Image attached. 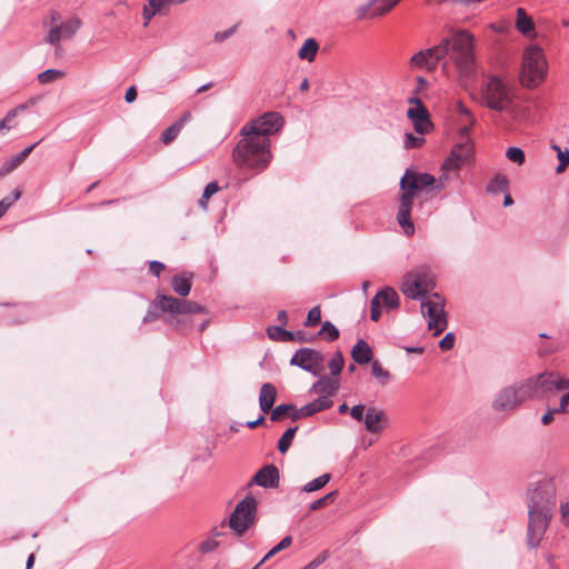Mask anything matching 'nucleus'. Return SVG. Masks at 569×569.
<instances>
[{"label": "nucleus", "mask_w": 569, "mask_h": 569, "mask_svg": "<svg viewBox=\"0 0 569 569\" xmlns=\"http://www.w3.org/2000/svg\"><path fill=\"white\" fill-rule=\"evenodd\" d=\"M435 286L433 276L426 269H419L403 277L400 289L410 299H421V312L427 319L428 328L433 330V336H439L447 329L448 320L445 298L438 292L429 295Z\"/></svg>", "instance_id": "f257e3e1"}, {"label": "nucleus", "mask_w": 569, "mask_h": 569, "mask_svg": "<svg viewBox=\"0 0 569 569\" xmlns=\"http://www.w3.org/2000/svg\"><path fill=\"white\" fill-rule=\"evenodd\" d=\"M447 56H450L462 76L469 77L475 64L472 36L468 31H460L451 39L445 38L438 46L413 54L410 66L411 68L432 70Z\"/></svg>", "instance_id": "f03ea898"}, {"label": "nucleus", "mask_w": 569, "mask_h": 569, "mask_svg": "<svg viewBox=\"0 0 569 569\" xmlns=\"http://www.w3.org/2000/svg\"><path fill=\"white\" fill-rule=\"evenodd\" d=\"M436 178L427 172H417L407 169L400 179L401 196L399 198V208L397 221L407 236L415 233V224L411 219V211L415 197L425 188L433 187Z\"/></svg>", "instance_id": "7ed1b4c3"}, {"label": "nucleus", "mask_w": 569, "mask_h": 569, "mask_svg": "<svg viewBox=\"0 0 569 569\" xmlns=\"http://www.w3.org/2000/svg\"><path fill=\"white\" fill-rule=\"evenodd\" d=\"M242 138L232 150L233 162L239 168L261 170L270 160V144L256 139L254 136L241 132Z\"/></svg>", "instance_id": "20e7f679"}, {"label": "nucleus", "mask_w": 569, "mask_h": 569, "mask_svg": "<svg viewBox=\"0 0 569 569\" xmlns=\"http://www.w3.org/2000/svg\"><path fill=\"white\" fill-rule=\"evenodd\" d=\"M547 62L541 48L530 46L523 53L521 84L526 88H536L546 77Z\"/></svg>", "instance_id": "39448f33"}, {"label": "nucleus", "mask_w": 569, "mask_h": 569, "mask_svg": "<svg viewBox=\"0 0 569 569\" xmlns=\"http://www.w3.org/2000/svg\"><path fill=\"white\" fill-rule=\"evenodd\" d=\"M481 97L487 108L498 112L508 111L513 102L511 89L497 76L487 79Z\"/></svg>", "instance_id": "423d86ee"}, {"label": "nucleus", "mask_w": 569, "mask_h": 569, "mask_svg": "<svg viewBox=\"0 0 569 569\" xmlns=\"http://www.w3.org/2000/svg\"><path fill=\"white\" fill-rule=\"evenodd\" d=\"M283 124V118L279 112H266L259 118L251 120L241 128V132L252 134L270 144V136L277 133Z\"/></svg>", "instance_id": "0eeeda50"}, {"label": "nucleus", "mask_w": 569, "mask_h": 569, "mask_svg": "<svg viewBox=\"0 0 569 569\" xmlns=\"http://www.w3.org/2000/svg\"><path fill=\"white\" fill-rule=\"evenodd\" d=\"M154 306L158 307L163 313H169L172 316L207 313L206 307L198 302L176 298L164 293H158L156 296Z\"/></svg>", "instance_id": "6e6552de"}, {"label": "nucleus", "mask_w": 569, "mask_h": 569, "mask_svg": "<svg viewBox=\"0 0 569 569\" xmlns=\"http://www.w3.org/2000/svg\"><path fill=\"white\" fill-rule=\"evenodd\" d=\"M257 512V501L248 496L242 499L234 508L229 519V527L241 536L253 523Z\"/></svg>", "instance_id": "1a4fd4ad"}, {"label": "nucleus", "mask_w": 569, "mask_h": 569, "mask_svg": "<svg viewBox=\"0 0 569 569\" xmlns=\"http://www.w3.org/2000/svg\"><path fill=\"white\" fill-rule=\"evenodd\" d=\"M552 512L528 510L527 546L531 549L539 547L550 525Z\"/></svg>", "instance_id": "9d476101"}, {"label": "nucleus", "mask_w": 569, "mask_h": 569, "mask_svg": "<svg viewBox=\"0 0 569 569\" xmlns=\"http://www.w3.org/2000/svg\"><path fill=\"white\" fill-rule=\"evenodd\" d=\"M536 391V399H542L555 391L569 388V380L561 378L558 373L545 371L537 377H531Z\"/></svg>", "instance_id": "9b49d317"}, {"label": "nucleus", "mask_w": 569, "mask_h": 569, "mask_svg": "<svg viewBox=\"0 0 569 569\" xmlns=\"http://www.w3.org/2000/svg\"><path fill=\"white\" fill-rule=\"evenodd\" d=\"M325 356L311 348H301L290 359V365L298 366L299 368L319 375L323 369Z\"/></svg>", "instance_id": "f8f14e48"}, {"label": "nucleus", "mask_w": 569, "mask_h": 569, "mask_svg": "<svg viewBox=\"0 0 569 569\" xmlns=\"http://www.w3.org/2000/svg\"><path fill=\"white\" fill-rule=\"evenodd\" d=\"M473 154V144L467 138L465 141L455 144L450 154L441 166L442 171H457L467 164Z\"/></svg>", "instance_id": "ddd939ff"}, {"label": "nucleus", "mask_w": 569, "mask_h": 569, "mask_svg": "<svg viewBox=\"0 0 569 569\" xmlns=\"http://www.w3.org/2000/svg\"><path fill=\"white\" fill-rule=\"evenodd\" d=\"M556 506L555 493L547 486H536L528 492V510L552 512Z\"/></svg>", "instance_id": "4468645a"}, {"label": "nucleus", "mask_w": 569, "mask_h": 569, "mask_svg": "<svg viewBox=\"0 0 569 569\" xmlns=\"http://www.w3.org/2000/svg\"><path fill=\"white\" fill-rule=\"evenodd\" d=\"M400 0H368L356 10L357 20L373 19L388 13Z\"/></svg>", "instance_id": "2eb2a0df"}, {"label": "nucleus", "mask_w": 569, "mask_h": 569, "mask_svg": "<svg viewBox=\"0 0 569 569\" xmlns=\"http://www.w3.org/2000/svg\"><path fill=\"white\" fill-rule=\"evenodd\" d=\"M409 102L415 103V107L409 108L407 111L408 118H410L413 122L415 130L419 134L429 132L432 128V123L430 121L427 108L423 106L419 98H411L409 99Z\"/></svg>", "instance_id": "dca6fc26"}, {"label": "nucleus", "mask_w": 569, "mask_h": 569, "mask_svg": "<svg viewBox=\"0 0 569 569\" xmlns=\"http://www.w3.org/2000/svg\"><path fill=\"white\" fill-rule=\"evenodd\" d=\"M332 405L333 401L327 400L326 397H318L300 409H297L295 406L287 403V418H291L295 421L299 418L310 417L317 412L331 408Z\"/></svg>", "instance_id": "f3484780"}, {"label": "nucleus", "mask_w": 569, "mask_h": 569, "mask_svg": "<svg viewBox=\"0 0 569 569\" xmlns=\"http://www.w3.org/2000/svg\"><path fill=\"white\" fill-rule=\"evenodd\" d=\"M280 472L274 465H266L248 482V487L253 485L263 488H276L279 486Z\"/></svg>", "instance_id": "a211bd4d"}, {"label": "nucleus", "mask_w": 569, "mask_h": 569, "mask_svg": "<svg viewBox=\"0 0 569 569\" xmlns=\"http://www.w3.org/2000/svg\"><path fill=\"white\" fill-rule=\"evenodd\" d=\"M520 405L513 386L503 388L493 401V408L498 411H512Z\"/></svg>", "instance_id": "6ab92c4d"}, {"label": "nucleus", "mask_w": 569, "mask_h": 569, "mask_svg": "<svg viewBox=\"0 0 569 569\" xmlns=\"http://www.w3.org/2000/svg\"><path fill=\"white\" fill-rule=\"evenodd\" d=\"M388 422L387 415L375 407H370L366 411L363 419L365 428L370 433H380L385 430Z\"/></svg>", "instance_id": "aec40b11"}, {"label": "nucleus", "mask_w": 569, "mask_h": 569, "mask_svg": "<svg viewBox=\"0 0 569 569\" xmlns=\"http://www.w3.org/2000/svg\"><path fill=\"white\" fill-rule=\"evenodd\" d=\"M339 389V380L328 376H322L317 382L313 383L311 391L319 395V397H326L327 400H331V397L336 395Z\"/></svg>", "instance_id": "412c9836"}, {"label": "nucleus", "mask_w": 569, "mask_h": 569, "mask_svg": "<svg viewBox=\"0 0 569 569\" xmlns=\"http://www.w3.org/2000/svg\"><path fill=\"white\" fill-rule=\"evenodd\" d=\"M39 143L40 141L30 144L29 147L21 150L19 153L12 156L10 159L4 161L0 168V177H4L12 172L14 169H17Z\"/></svg>", "instance_id": "4be33fe9"}, {"label": "nucleus", "mask_w": 569, "mask_h": 569, "mask_svg": "<svg viewBox=\"0 0 569 569\" xmlns=\"http://www.w3.org/2000/svg\"><path fill=\"white\" fill-rule=\"evenodd\" d=\"M191 120V113L189 111L174 121L171 126L164 129L161 133L160 140L163 144H170L180 133L184 124Z\"/></svg>", "instance_id": "5701e85b"}, {"label": "nucleus", "mask_w": 569, "mask_h": 569, "mask_svg": "<svg viewBox=\"0 0 569 569\" xmlns=\"http://www.w3.org/2000/svg\"><path fill=\"white\" fill-rule=\"evenodd\" d=\"M192 278L193 273L174 274L171 279L172 290L182 298L187 297L191 291Z\"/></svg>", "instance_id": "b1692460"}, {"label": "nucleus", "mask_w": 569, "mask_h": 569, "mask_svg": "<svg viewBox=\"0 0 569 569\" xmlns=\"http://www.w3.org/2000/svg\"><path fill=\"white\" fill-rule=\"evenodd\" d=\"M351 357L358 365H367L372 360L373 352L371 347L362 339L352 347Z\"/></svg>", "instance_id": "393cba45"}, {"label": "nucleus", "mask_w": 569, "mask_h": 569, "mask_svg": "<svg viewBox=\"0 0 569 569\" xmlns=\"http://www.w3.org/2000/svg\"><path fill=\"white\" fill-rule=\"evenodd\" d=\"M276 395L277 390L273 385L269 382L262 385L260 389L259 405L263 413H267L269 410H271L276 400Z\"/></svg>", "instance_id": "a878e982"}, {"label": "nucleus", "mask_w": 569, "mask_h": 569, "mask_svg": "<svg viewBox=\"0 0 569 569\" xmlns=\"http://www.w3.org/2000/svg\"><path fill=\"white\" fill-rule=\"evenodd\" d=\"M373 299L379 301V303L388 310L395 309L399 306V296L397 291L389 287L378 291Z\"/></svg>", "instance_id": "bb28decb"}, {"label": "nucleus", "mask_w": 569, "mask_h": 569, "mask_svg": "<svg viewBox=\"0 0 569 569\" xmlns=\"http://www.w3.org/2000/svg\"><path fill=\"white\" fill-rule=\"evenodd\" d=\"M513 387L517 391L520 403L530 399H536V391L531 378L520 381L519 383L513 385Z\"/></svg>", "instance_id": "cd10ccee"}, {"label": "nucleus", "mask_w": 569, "mask_h": 569, "mask_svg": "<svg viewBox=\"0 0 569 569\" xmlns=\"http://www.w3.org/2000/svg\"><path fill=\"white\" fill-rule=\"evenodd\" d=\"M516 28L523 36H528L535 30L533 21L523 8L517 9Z\"/></svg>", "instance_id": "c85d7f7f"}, {"label": "nucleus", "mask_w": 569, "mask_h": 569, "mask_svg": "<svg viewBox=\"0 0 569 569\" xmlns=\"http://www.w3.org/2000/svg\"><path fill=\"white\" fill-rule=\"evenodd\" d=\"M164 322L172 328L173 330L180 332L181 335H188L192 329V323L190 320L184 318L183 316L177 317L170 315V317L164 319Z\"/></svg>", "instance_id": "c756f323"}, {"label": "nucleus", "mask_w": 569, "mask_h": 569, "mask_svg": "<svg viewBox=\"0 0 569 569\" xmlns=\"http://www.w3.org/2000/svg\"><path fill=\"white\" fill-rule=\"evenodd\" d=\"M318 50H319V44H318L317 40L313 38H309L305 41V43L300 48V50L298 52V57L301 60H307V61L311 62L315 60Z\"/></svg>", "instance_id": "7c9ffc66"}, {"label": "nucleus", "mask_w": 569, "mask_h": 569, "mask_svg": "<svg viewBox=\"0 0 569 569\" xmlns=\"http://www.w3.org/2000/svg\"><path fill=\"white\" fill-rule=\"evenodd\" d=\"M509 181L502 173H497L487 184V191L489 193L507 192Z\"/></svg>", "instance_id": "2f4dec72"}, {"label": "nucleus", "mask_w": 569, "mask_h": 569, "mask_svg": "<svg viewBox=\"0 0 569 569\" xmlns=\"http://www.w3.org/2000/svg\"><path fill=\"white\" fill-rule=\"evenodd\" d=\"M278 319L282 321L284 319V310L278 311ZM268 337L274 341H284V322H281L278 326H270L267 329Z\"/></svg>", "instance_id": "473e14b6"}, {"label": "nucleus", "mask_w": 569, "mask_h": 569, "mask_svg": "<svg viewBox=\"0 0 569 569\" xmlns=\"http://www.w3.org/2000/svg\"><path fill=\"white\" fill-rule=\"evenodd\" d=\"M330 479H331L330 473H323L320 477L306 483L303 486L302 490L306 492H313V491L320 490L330 481Z\"/></svg>", "instance_id": "72a5a7b5"}, {"label": "nucleus", "mask_w": 569, "mask_h": 569, "mask_svg": "<svg viewBox=\"0 0 569 569\" xmlns=\"http://www.w3.org/2000/svg\"><path fill=\"white\" fill-rule=\"evenodd\" d=\"M345 366V358L341 351H336L328 362V368L333 377L340 375Z\"/></svg>", "instance_id": "f704fd0d"}, {"label": "nucleus", "mask_w": 569, "mask_h": 569, "mask_svg": "<svg viewBox=\"0 0 569 569\" xmlns=\"http://www.w3.org/2000/svg\"><path fill=\"white\" fill-rule=\"evenodd\" d=\"M338 497V491L333 490L326 496L315 500L309 505V511H316L331 505Z\"/></svg>", "instance_id": "c9c22d12"}, {"label": "nucleus", "mask_w": 569, "mask_h": 569, "mask_svg": "<svg viewBox=\"0 0 569 569\" xmlns=\"http://www.w3.org/2000/svg\"><path fill=\"white\" fill-rule=\"evenodd\" d=\"M457 109H458V112L461 114V116H465L468 121H469V124L468 126H463L461 129H460V134L461 137H468L472 126L475 124L476 122V119L475 117L472 116L471 111L466 107L463 106L461 102H458L457 103Z\"/></svg>", "instance_id": "e433bc0d"}, {"label": "nucleus", "mask_w": 569, "mask_h": 569, "mask_svg": "<svg viewBox=\"0 0 569 569\" xmlns=\"http://www.w3.org/2000/svg\"><path fill=\"white\" fill-rule=\"evenodd\" d=\"M319 335L322 336L326 341L332 342L339 338V330L330 321H325L319 331Z\"/></svg>", "instance_id": "4c0bfd02"}, {"label": "nucleus", "mask_w": 569, "mask_h": 569, "mask_svg": "<svg viewBox=\"0 0 569 569\" xmlns=\"http://www.w3.org/2000/svg\"><path fill=\"white\" fill-rule=\"evenodd\" d=\"M64 77V72L58 69H47L38 74V81L41 84L53 82Z\"/></svg>", "instance_id": "58836bf2"}, {"label": "nucleus", "mask_w": 569, "mask_h": 569, "mask_svg": "<svg viewBox=\"0 0 569 569\" xmlns=\"http://www.w3.org/2000/svg\"><path fill=\"white\" fill-rule=\"evenodd\" d=\"M21 197V191L17 188L14 189L11 194L4 197L1 201H0V218L3 217L6 214V212L8 211V209L16 202L20 199Z\"/></svg>", "instance_id": "ea45409f"}, {"label": "nucleus", "mask_w": 569, "mask_h": 569, "mask_svg": "<svg viewBox=\"0 0 569 569\" xmlns=\"http://www.w3.org/2000/svg\"><path fill=\"white\" fill-rule=\"evenodd\" d=\"M63 31V38H71L81 26V21L78 18H71L61 24Z\"/></svg>", "instance_id": "a19ab883"}, {"label": "nucleus", "mask_w": 569, "mask_h": 569, "mask_svg": "<svg viewBox=\"0 0 569 569\" xmlns=\"http://www.w3.org/2000/svg\"><path fill=\"white\" fill-rule=\"evenodd\" d=\"M372 376L379 379L381 385H386L390 380V372L382 368L381 363L377 360L371 366Z\"/></svg>", "instance_id": "79ce46f5"}, {"label": "nucleus", "mask_w": 569, "mask_h": 569, "mask_svg": "<svg viewBox=\"0 0 569 569\" xmlns=\"http://www.w3.org/2000/svg\"><path fill=\"white\" fill-rule=\"evenodd\" d=\"M321 322V309L320 306H315L311 308L307 315V319L305 321L306 327H316Z\"/></svg>", "instance_id": "37998d69"}, {"label": "nucleus", "mask_w": 569, "mask_h": 569, "mask_svg": "<svg viewBox=\"0 0 569 569\" xmlns=\"http://www.w3.org/2000/svg\"><path fill=\"white\" fill-rule=\"evenodd\" d=\"M552 148L558 152L559 160V163L556 168V172L562 173L569 163V151H561V149L557 144H553Z\"/></svg>", "instance_id": "c03bdc74"}, {"label": "nucleus", "mask_w": 569, "mask_h": 569, "mask_svg": "<svg viewBox=\"0 0 569 569\" xmlns=\"http://www.w3.org/2000/svg\"><path fill=\"white\" fill-rule=\"evenodd\" d=\"M61 38H63L62 28L60 24H56L49 30V33L46 37V42L50 44H57V47H60L59 41L61 40Z\"/></svg>", "instance_id": "a18cd8bd"}, {"label": "nucleus", "mask_w": 569, "mask_h": 569, "mask_svg": "<svg viewBox=\"0 0 569 569\" xmlns=\"http://www.w3.org/2000/svg\"><path fill=\"white\" fill-rule=\"evenodd\" d=\"M506 156L510 161L516 162L518 164H522L526 159L525 152L522 151V149L518 147L508 148Z\"/></svg>", "instance_id": "49530a36"}, {"label": "nucleus", "mask_w": 569, "mask_h": 569, "mask_svg": "<svg viewBox=\"0 0 569 569\" xmlns=\"http://www.w3.org/2000/svg\"><path fill=\"white\" fill-rule=\"evenodd\" d=\"M160 312H162V311L158 307L154 306V299H153L142 319V322L151 323V322L156 321L157 319H159Z\"/></svg>", "instance_id": "de8ad7c7"}, {"label": "nucleus", "mask_w": 569, "mask_h": 569, "mask_svg": "<svg viewBox=\"0 0 569 569\" xmlns=\"http://www.w3.org/2000/svg\"><path fill=\"white\" fill-rule=\"evenodd\" d=\"M425 142V139L422 137H417L413 133H406L405 134V148L407 149H415L422 146Z\"/></svg>", "instance_id": "09e8293b"}, {"label": "nucleus", "mask_w": 569, "mask_h": 569, "mask_svg": "<svg viewBox=\"0 0 569 569\" xmlns=\"http://www.w3.org/2000/svg\"><path fill=\"white\" fill-rule=\"evenodd\" d=\"M219 541L214 539H207L200 543L199 551L202 553H208L216 550L219 547Z\"/></svg>", "instance_id": "8fccbe9b"}, {"label": "nucleus", "mask_w": 569, "mask_h": 569, "mask_svg": "<svg viewBox=\"0 0 569 569\" xmlns=\"http://www.w3.org/2000/svg\"><path fill=\"white\" fill-rule=\"evenodd\" d=\"M284 550V538L281 539L259 562L258 566H262L267 560L273 557L276 553Z\"/></svg>", "instance_id": "3c124183"}, {"label": "nucleus", "mask_w": 569, "mask_h": 569, "mask_svg": "<svg viewBox=\"0 0 569 569\" xmlns=\"http://www.w3.org/2000/svg\"><path fill=\"white\" fill-rule=\"evenodd\" d=\"M455 335L452 332H448L440 341L439 347L441 350H451L455 346Z\"/></svg>", "instance_id": "603ef678"}, {"label": "nucleus", "mask_w": 569, "mask_h": 569, "mask_svg": "<svg viewBox=\"0 0 569 569\" xmlns=\"http://www.w3.org/2000/svg\"><path fill=\"white\" fill-rule=\"evenodd\" d=\"M238 29V24L232 26L231 28L224 30V31H218L214 33V41L222 42L230 38Z\"/></svg>", "instance_id": "864d4df0"}, {"label": "nucleus", "mask_w": 569, "mask_h": 569, "mask_svg": "<svg viewBox=\"0 0 569 569\" xmlns=\"http://www.w3.org/2000/svg\"><path fill=\"white\" fill-rule=\"evenodd\" d=\"M166 269V266L158 261V260H151L149 261V272L153 274L154 277L159 278L161 272Z\"/></svg>", "instance_id": "5fc2aeb1"}, {"label": "nucleus", "mask_w": 569, "mask_h": 569, "mask_svg": "<svg viewBox=\"0 0 569 569\" xmlns=\"http://www.w3.org/2000/svg\"><path fill=\"white\" fill-rule=\"evenodd\" d=\"M350 416L361 422L363 421L365 417H366V413H365V406L363 405H357V406H353L351 409H350Z\"/></svg>", "instance_id": "6e6d98bb"}, {"label": "nucleus", "mask_w": 569, "mask_h": 569, "mask_svg": "<svg viewBox=\"0 0 569 569\" xmlns=\"http://www.w3.org/2000/svg\"><path fill=\"white\" fill-rule=\"evenodd\" d=\"M381 317V305L372 298L370 308V318L372 321H378Z\"/></svg>", "instance_id": "4d7b16f0"}, {"label": "nucleus", "mask_w": 569, "mask_h": 569, "mask_svg": "<svg viewBox=\"0 0 569 569\" xmlns=\"http://www.w3.org/2000/svg\"><path fill=\"white\" fill-rule=\"evenodd\" d=\"M219 186L217 181L209 182L203 190V198L210 199L212 194H214L219 190Z\"/></svg>", "instance_id": "13d9d810"}, {"label": "nucleus", "mask_w": 569, "mask_h": 569, "mask_svg": "<svg viewBox=\"0 0 569 569\" xmlns=\"http://www.w3.org/2000/svg\"><path fill=\"white\" fill-rule=\"evenodd\" d=\"M326 559H327V552L325 551V552L320 553L316 559L310 561L303 569H316L321 563H323L326 561Z\"/></svg>", "instance_id": "bf43d9fd"}, {"label": "nucleus", "mask_w": 569, "mask_h": 569, "mask_svg": "<svg viewBox=\"0 0 569 569\" xmlns=\"http://www.w3.org/2000/svg\"><path fill=\"white\" fill-rule=\"evenodd\" d=\"M24 109L26 107L23 104H20L17 108L10 110L2 120L6 121L7 124H11L13 119L17 117L18 112Z\"/></svg>", "instance_id": "052dcab7"}, {"label": "nucleus", "mask_w": 569, "mask_h": 569, "mask_svg": "<svg viewBox=\"0 0 569 569\" xmlns=\"http://www.w3.org/2000/svg\"><path fill=\"white\" fill-rule=\"evenodd\" d=\"M167 0H149L148 7L154 12L159 13Z\"/></svg>", "instance_id": "680f3d73"}, {"label": "nucleus", "mask_w": 569, "mask_h": 569, "mask_svg": "<svg viewBox=\"0 0 569 569\" xmlns=\"http://www.w3.org/2000/svg\"><path fill=\"white\" fill-rule=\"evenodd\" d=\"M136 99H137V89L134 86H131L126 91L124 100L127 103H132Z\"/></svg>", "instance_id": "e2e57ef3"}, {"label": "nucleus", "mask_w": 569, "mask_h": 569, "mask_svg": "<svg viewBox=\"0 0 569 569\" xmlns=\"http://www.w3.org/2000/svg\"><path fill=\"white\" fill-rule=\"evenodd\" d=\"M157 13H154L148 6H144L143 9H142V17H143V20H144V26H148L149 22L151 21V19Z\"/></svg>", "instance_id": "0e129e2a"}, {"label": "nucleus", "mask_w": 569, "mask_h": 569, "mask_svg": "<svg viewBox=\"0 0 569 569\" xmlns=\"http://www.w3.org/2000/svg\"><path fill=\"white\" fill-rule=\"evenodd\" d=\"M266 421L264 413L262 412L256 420L247 421L246 426L250 429H254Z\"/></svg>", "instance_id": "69168bd1"}, {"label": "nucleus", "mask_w": 569, "mask_h": 569, "mask_svg": "<svg viewBox=\"0 0 569 569\" xmlns=\"http://www.w3.org/2000/svg\"><path fill=\"white\" fill-rule=\"evenodd\" d=\"M449 179V176L448 173L445 171L443 173L440 174L438 181H436L435 186H433V189L440 191L441 189L445 188V181H447Z\"/></svg>", "instance_id": "338daca9"}, {"label": "nucleus", "mask_w": 569, "mask_h": 569, "mask_svg": "<svg viewBox=\"0 0 569 569\" xmlns=\"http://www.w3.org/2000/svg\"><path fill=\"white\" fill-rule=\"evenodd\" d=\"M555 411L552 409H548L546 413L541 418V422L547 426L553 420Z\"/></svg>", "instance_id": "774afa93"}]
</instances>
